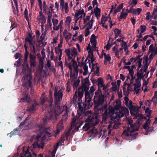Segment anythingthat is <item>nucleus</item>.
<instances>
[{
    "label": "nucleus",
    "mask_w": 157,
    "mask_h": 157,
    "mask_svg": "<svg viewBox=\"0 0 157 157\" xmlns=\"http://www.w3.org/2000/svg\"><path fill=\"white\" fill-rule=\"evenodd\" d=\"M94 21V20L93 17L91 18L88 23L86 24L85 26L86 27H88L89 28H92L93 26V24Z\"/></svg>",
    "instance_id": "36"
},
{
    "label": "nucleus",
    "mask_w": 157,
    "mask_h": 157,
    "mask_svg": "<svg viewBox=\"0 0 157 157\" xmlns=\"http://www.w3.org/2000/svg\"><path fill=\"white\" fill-rule=\"evenodd\" d=\"M100 9L98 8L97 6H96L94 10V13L95 14V16L96 17L97 19H98V17H100Z\"/></svg>",
    "instance_id": "34"
},
{
    "label": "nucleus",
    "mask_w": 157,
    "mask_h": 157,
    "mask_svg": "<svg viewBox=\"0 0 157 157\" xmlns=\"http://www.w3.org/2000/svg\"><path fill=\"white\" fill-rule=\"evenodd\" d=\"M52 25V24L51 21L47 20V24L45 27V31H47L49 28H51Z\"/></svg>",
    "instance_id": "46"
},
{
    "label": "nucleus",
    "mask_w": 157,
    "mask_h": 157,
    "mask_svg": "<svg viewBox=\"0 0 157 157\" xmlns=\"http://www.w3.org/2000/svg\"><path fill=\"white\" fill-rule=\"evenodd\" d=\"M157 54V48L156 49L155 51L154 52H151V53L150 55L149 58L148 59L149 61H150V62L153 58Z\"/></svg>",
    "instance_id": "38"
},
{
    "label": "nucleus",
    "mask_w": 157,
    "mask_h": 157,
    "mask_svg": "<svg viewBox=\"0 0 157 157\" xmlns=\"http://www.w3.org/2000/svg\"><path fill=\"white\" fill-rule=\"evenodd\" d=\"M130 12L129 10L125 8L123 9L121 12L119 20L120 21L122 19H125L127 16L128 13Z\"/></svg>",
    "instance_id": "21"
},
{
    "label": "nucleus",
    "mask_w": 157,
    "mask_h": 157,
    "mask_svg": "<svg viewBox=\"0 0 157 157\" xmlns=\"http://www.w3.org/2000/svg\"><path fill=\"white\" fill-rule=\"evenodd\" d=\"M83 68L84 70V72L83 73V75H86L89 74L88 71V67L86 65H84Z\"/></svg>",
    "instance_id": "44"
},
{
    "label": "nucleus",
    "mask_w": 157,
    "mask_h": 157,
    "mask_svg": "<svg viewBox=\"0 0 157 157\" xmlns=\"http://www.w3.org/2000/svg\"><path fill=\"white\" fill-rule=\"evenodd\" d=\"M65 52L69 62L70 61V59H75L78 54L77 49L75 48L71 49H66L65 50Z\"/></svg>",
    "instance_id": "8"
},
{
    "label": "nucleus",
    "mask_w": 157,
    "mask_h": 157,
    "mask_svg": "<svg viewBox=\"0 0 157 157\" xmlns=\"http://www.w3.org/2000/svg\"><path fill=\"white\" fill-rule=\"evenodd\" d=\"M98 133L97 130L95 128H93L89 132V134H90L91 136L95 137L98 135Z\"/></svg>",
    "instance_id": "35"
},
{
    "label": "nucleus",
    "mask_w": 157,
    "mask_h": 157,
    "mask_svg": "<svg viewBox=\"0 0 157 157\" xmlns=\"http://www.w3.org/2000/svg\"><path fill=\"white\" fill-rule=\"evenodd\" d=\"M145 15H146L145 20L147 21H149V20L151 19L152 17H153L152 16V15H151L150 13L149 12H147L145 14Z\"/></svg>",
    "instance_id": "51"
},
{
    "label": "nucleus",
    "mask_w": 157,
    "mask_h": 157,
    "mask_svg": "<svg viewBox=\"0 0 157 157\" xmlns=\"http://www.w3.org/2000/svg\"><path fill=\"white\" fill-rule=\"evenodd\" d=\"M139 107L137 106H134L130 109V113L131 115L136 116V117L139 115Z\"/></svg>",
    "instance_id": "23"
},
{
    "label": "nucleus",
    "mask_w": 157,
    "mask_h": 157,
    "mask_svg": "<svg viewBox=\"0 0 157 157\" xmlns=\"http://www.w3.org/2000/svg\"><path fill=\"white\" fill-rule=\"evenodd\" d=\"M39 67L40 70H42L44 67V62L42 59H40L39 61Z\"/></svg>",
    "instance_id": "49"
},
{
    "label": "nucleus",
    "mask_w": 157,
    "mask_h": 157,
    "mask_svg": "<svg viewBox=\"0 0 157 157\" xmlns=\"http://www.w3.org/2000/svg\"><path fill=\"white\" fill-rule=\"evenodd\" d=\"M96 43L95 36L93 34L92 35L90 38V43L86 48V50H87V48L89 46L90 48L91 49L93 52L94 51L97 50L98 48L96 47Z\"/></svg>",
    "instance_id": "13"
},
{
    "label": "nucleus",
    "mask_w": 157,
    "mask_h": 157,
    "mask_svg": "<svg viewBox=\"0 0 157 157\" xmlns=\"http://www.w3.org/2000/svg\"><path fill=\"white\" fill-rule=\"evenodd\" d=\"M50 59L51 60H54L55 62L58 61V57L57 56H55L53 50L52 49L51 51Z\"/></svg>",
    "instance_id": "37"
},
{
    "label": "nucleus",
    "mask_w": 157,
    "mask_h": 157,
    "mask_svg": "<svg viewBox=\"0 0 157 157\" xmlns=\"http://www.w3.org/2000/svg\"><path fill=\"white\" fill-rule=\"evenodd\" d=\"M59 35H57L56 36L54 37L52 40V44H54L58 43V39Z\"/></svg>",
    "instance_id": "56"
},
{
    "label": "nucleus",
    "mask_w": 157,
    "mask_h": 157,
    "mask_svg": "<svg viewBox=\"0 0 157 157\" xmlns=\"http://www.w3.org/2000/svg\"><path fill=\"white\" fill-rule=\"evenodd\" d=\"M47 31H45V30L44 32H42L40 36V42H41V43H42L43 40L45 39V35L46 34Z\"/></svg>",
    "instance_id": "42"
},
{
    "label": "nucleus",
    "mask_w": 157,
    "mask_h": 157,
    "mask_svg": "<svg viewBox=\"0 0 157 157\" xmlns=\"http://www.w3.org/2000/svg\"><path fill=\"white\" fill-rule=\"evenodd\" d=\"M68 134L67 133H65L61 137L59 141L57 144L56 147H54V149L51 153V155H46L45 157H54L57 150V147L59 146H61L63 145L64 141L65 140H67L68 139Z\"/></svg>",
    "instance_id": "9"
},
{
    "label": "nucleus",
    "mask_w": 157,
    "mask_h": 157,
    "mask_svg": "<svg viewBox=\"0 0 157 157\" xmlns=\"http://www.w3.org/2000/svg\"><path fill=\"white\" fill-rule=\"evenodd\" d=\"M60 8L62 12L66 14L69 11L68 6V3L65 2L64 0H60Z\"/></svg>",
    "instance_id": "14"
},
{
    "label": "nucleus",
    "mask_w": 157,
    "mask_h": 157,
    "mask_svg": "<svg viewBox=\"0 0 157 157\" xmlns=\"http://www.w3.org/2000/svg\"><path fill=\"white\" fill-rule=\"evenodd\" d=\"M141 79L140 78H137L135 80V82L134 84V90L136 94L139 92L140 90Z\"/></svg>",
    "instance_id": "19"
},
{
    "label": "nucleus",
    "mask_w": 157,
    "mask_h": 157,
    "mask_svg": "<svg viewBox=\"0 0 157 157\" xmlns=\"http://www.w3.org/2000/svg\"><path fill=\"white\" fill-rule=\"evenodd\" d=\"M123 7V4L121 3L117 7V9L115 10V12H120L121 10L122 9Z\"/></svg>",
    "instance_id": "55"
},
{
    "label": "nucleus",
    "mask_w": 157,
    "mask_h": 157,
    "mask_svg": "<svg viewBox=\"0 0 157 157\" xmlns=\"http://www.w3.org/2000/svg\"><path fill=\"white\" fill-rule=\"evenodd\" d=\"M87 51L88 53L87 58L90 59L91 61V63H89V67L91 68V63L92 67L91 71H94L95 74L98 75V74L99 71V67L98 66L97 64L95 65L93 64V62L94 60V55H93V52L91 49L90 48L89 46L87 48Z\"/></svg>",
    "instance_id": "6"
},
{
    "label": "nucleus",
    "mask_w": 157,
    "mask_h": 157,
    "mask_svg": "<svg viewBox=\"0 0 157 157\" xmlns=\"http://www.w3.org/2000/svg\"><path fill=\"white\" fill-rule=\"evenodd\" d=\"M34 36H33L31 34H29L25 38V40L26 42H28L29 43L30 48H32L33 50L35 51V41L34 40Z\"/></svg>",
    "instance_id": "16"
},
{
    "label": "nucleus",
    "mask_w": 157,
    "mask_h": 157,
    "mask_svg": "<svg viewBox=\"0 0 157 157\" xmlns=\"http://www.w3.org/2000/svg\"><path fill=\"white\" fill-rule=\"evenodd\" d=\"M91 28H89L88 27H86L85 33V36H87L90 33L89 31V29Z\"/></svg>",
    "instance_id": "59"
},
{
    "label": "nucleus",
    "mask_w": 157,
    "mask_h": 157,
    "mask_svg": "<svg viewBox=\"0 0 157 157\" xmlns=\"http://www.w3.org/2000/svg\"><path fill=\"white\" fill-rule=\"evenodd\" d=\"M83 94V90H82L81 89H78V90H76L75 92V95L73 97V99L75 100H76L78 98V101H80Z\"/></svg>",
    "instance_id": "20"
},
{
    "label": "nucleus",
    "mask_w": 157,
    "mask_h": 157,
    "mask_svg": "<svg viewBox=\"0 0 157 157\" xmlns=\"http://www.w3.org/2000/svg\"><path fill=\"white\" fill-rule=\"evenodd\" d=\"M63 35L64 37L67 42H68L69 40L71 38L72 36L71 33L68 32L67 30L65 29L63 32Z\"/></svg>",
    "instance_id": "27"
},
{
    "label": "nucleus",
    "mask_w": 157,
    "mask_h": 157,
    "mask_svg": "<svg viewBox=\"0 0 157 157\" xmlns=\"http://www.w3.org/2000/svg\"><path fill=\"white\" fill-rule=\"evenodd\" d=\"M52 22L53 25V29L56 31L59 30V27H58L57 24L58 23V20L57 19L53 18L52 19Z\"/></svg>",
    "instance_id": "32"
},
{
    "label": "nucleus",
    "mask_w": 157,
    "mask_h": 157,
    "mask_svg": "<svg viewBox=\"0 0 157 157\" xmlns=\"http://www.w3.org/2000/svg\"><path fill=\"white\" fill-rule=\"evenodd\" d=\"M30 98L29 96L26 95L24 98H22L21 100V102H22L24 101H26L27 102H29L30 100Z\"/></svg>",
    "instance_id": "53"
},
{
    "label": "nucleus",
    "mask_w": 157,
    "mask_h": 157,
    "mask_svg": "<svg viewBox=\"0 0 157 157\" xmlns=\"http://www.w3.org/2000/svg\"><path fill=\"white\" fill-rule=\"evenodd\" d=\"M32 77L31 74L26 75L22 79L23 85L22 89H24V92L27 91L32 86Z\"/></svg>",
    "instance_id": "7"
},
{
    "label": "nucleus",
    "mask_w": 157,
    "mask_h": 157,
    "mask_svg": "<svg viewBox=\"0 0 157 157\" xmlns=\"http://www.w3.org/2000/svg\"><path fill=\"white\" fill-rule=\"evenodd\" d=\"M94 99L95 103L98 106L103 103L105 100V96L102 95L100 93L96 92H95Z\"/></svg>",
    "instance_id": "11"
},
{
    "label": "nucleus",
    "mask_w": 157,
    "mask_h": 157,
    "mask_svg": "<svg viewBox=\"0 0 157 157\" xmlns=\"http://www.w3.org/2000/svg\"><path fill=\"white\" fill-rule=\"evenodd\" d=\"M29 58L31 67H35V66L36 64V56L34 55H32V54H30Z\"/></svg>",
    "instance_id": "26"
},
{
    "label": "nucleus",
    "mask_w": 157,
    "mask_h": 157,
    "mask_svg": "<svg viewBox=\"0 0 157 157\" xmlns=\"http://www.w3.org/2000/svg\"><path fill=\"white\" fill-rule=\"evenodd\" d=\"M59 43L58 44L57 46L55 48V53L58 56V59L59 61L61 59V56L62 55L63 49L61 48L63 46V39L62 37H61L59 39Z\"/></svg>",
    "instance_id": "10"
},
{
    "label": "nucleus",
    "mask_w": 157,
    "mask_h": 157,
    "mask_svg": "<svg viewBox=\"0 0 157 157\" xmlns=\"http://www.w3.org/2000/svg\"><path fill=\"white\" fill-rule=\"evenodd\" d=\"M85 116L88 117V118L87 119V120L91 121V119H92L93 118H95L98 121H99L98 119V117L96 116H95V118L91 117L92 113L90 111L88 110L86 111L85 113Z\"/></svg>",
    "instance_id": "31"
},
{
    "label": "nucleus",
    "mask_w": 157,
    "mask_h": 157,
    "mask_svg": "<svg viewBox=\"0 0 157 157\" xmlns=\"http://www.w3.org/2000/svg\"><path fill=\"white\" fill-rule=\"evenodd\" d=\"M63 20H61L60 21L58 27H59V29H61L63 28Z\"/></svg>",
    "instance_id": "62"
},
{
    "label": "nucleus",
    "mask_w": 157,
    "mask_h": 157,
    "mask_svg": "<svg viewBox=\"0 0 157 157\" xmlns=\"http://www.w3.org/2000/svg\"><path fill=\"white\" fill-rule=\"evenodd\" d=\"M151 120L148 119L144 124L143 125V128L148 132H151L152 129H151L150 127H148L150 125Z\"/></svg>",
    "instance_id": "24"
},
{
    "label": "nucleus",
    "mask_w": 157,
    "mask_h": 157,
    "mask_svg": "<svg viewBox=\"0 0 157 157\" xmlns=\"http://www.w3.org/2000/svg\"><path fill=\"white\" fill-rule=\"evenodd\" d=\"M146 27L144 25H141L140 26V30L141 33L144 32L146 30Z\"/></svg>",
    "instance_id": "57"
},
{
    "label": "nucleus",
    "mask_w": 157,
    "mask_h": 157,
    "mask_svg": "<svg viewBox=\"0 0 157 157\" xmlns=\"http://www.w3.org/2000/svg\"><path fill=\"white\" fill-rule=\"evenodd\" d=\"M93 86H91L90 89V92L86 91L85 93V101L84 103H83V107L85 109H89L92 107V103L91 102V98H92L94 92L95 91Z\"/></svg>",
    "instance_id": "4"
},
{
    "label": "nucleus",
    "mask_w": 157,
    "mask_h": 157,
    "mask_svg": "<svg viewBox=\"0 0 157 157\" xmlns=\"http://www.w3.org/2000/svg\"><path fill=\"white\" fill-rule=\"evenodd\" d=\"M40 15L37 17V19L39 22L42 24H44L46 22L45 17L41 11L39 12Z\"/></svg>",
    "instance_id": "25"
},
{
    "label": "nucleus",
    "mask_w": 157,
    "mask_h": 157,
    "mask_svg": "<svg viewBox=\"0 0 157 157\" xmlns=\"http://www.w3.org/2000/svg\"><path fill=\"white\" fill-rule=\"evenodd\" d=\"M157 48V46L155 48L153 44H151L149 47V52H154V51Z\"/></svg>",
    "instance_id": "48"
},
{
    "label": "nucleus",
    "mask_w": 157,
    "mask_h": 157,
    "mask_svg": "<svg viewBox=\"0 0 157 157\" xmlns=\"http://www.w3.org/2000/svg\"><path fill=\"white\" fill-rule=\"evenodd\" d=\"M40 99V103L42 105L44 104L46 101V98L45 97L44 94V93L41 96Z\"/></svg>",
    "instance_id": "52"
},
{
    "label": "nucleus",
    "mask_w": 157,
    "mask_h": 157,
    "mask_svg": "<svg viewBox=\"0 0 157 157\" xmlns=\"http://www.w3.org/2000/svg\"><path fill=\"white\" fill-rule=\"evenodd\" d=\"M91 14L90 15L87 16L86 17H85L83 19V20L84 21V23L85 24V25L88 22V21H89L90 19V17H91Z\"/></svg>",
    "instance_id": "50"
},
{
    "label": "nucleus",
    "mask_w": 157,
    "mask_h": 157,
    "mask_svg": "<svg viewBox=\"0 0 157 157\" xmlns=\"http://www.w3.org/2000/svg\"><path fill=\"white\" fill-rule=\"evenodd\" d=\"M104 82L103 79L101 78H99L98 79V87L100 88L103 86Z\"/></svg>",
    "instance_id": "40"
},
{
    "label": "nucleus",
    "mask_w": 157,
    "mask_h": 157,
    "mask_svg": "<svg viewBox=\"0 0 157 157\" xmlns=\"http://www.w3.org/2000/svg\"><path fill=\"white\" fill-rule=\"evenodd\" d=\"M98 122L99 121H98L95 118H93L91 119V121L87 120L86 123L83 127V129L84 131H86L90 127L96 125Z\"/></svg>",
    "instance_id": "12"
},
{
    "label": "nucleus",
    "mask_w": 157,
    "mask_h": 157,
    "mask_svg": "<svg viewBox=\"0 0 157 157\" xmlns=\"http://www.w3.org/2000/svg\"><path fill=\"white\" fill-rule=\"evenodd\" d=\"M126 86V83H124L123 87L124 94L125 95L128 94L129 93V91L127 90V87Z\"/></svg>",
    "instance_id": "41"
},
{
    "label": "nucleus",
    "mask_w": 157,
    "mask_h": 157,
    "mask_svg": "<svg viewBox=\"0 0 157 157\" xmlns=\"http://www.w3.org/2000/svg\"><path fill=\"white\" fill-rule=\"evenodd\" d=\"M83 14L84 15V16H85V14L84 13V10L83 9H80L78 12L75 13V17L78 19L82 18Z\"/></svg>",
    "instance_id": "30"
},
{
    "label": "nucleus",
    "mask_w": 157,
    "mask_h": 157,
    "mask_svg": "<svg viewBox=\"0 0 157 157\" xmlns=\"http://www.w3.org/2000/svg\"><path fill=\"white\" fill-rule=\"evenodd\" d=\"M150 61H149L148 58H146L145 60L143 62V68H142L140 70L141 72L140 74H141L142 72H146L147 71V70L148 68V65L150 63ZM145 74L143 75L142 73V75H140L141 76L144 77V76Z\"/></svg>",
    "instance_id": "17"
},
{
    "label": "nucleus",
    "mask_w": 157,
    "mask_h": 157,
    "mask_svg": "<svg viewBox=\"0 0 157 157\" xmlns=\"http://www.w3.org/2000/svg\"><path fill=\"white\" fill-rule=\"evenodd\" d=\"M71 61L70 62H69L68 63L69 64V67L70 69H71L72 67L74 68V71L75 74H76V76H77L78 71L77 68L78 67V66L77 65V63L74 60V59H70ZM66 60L65 61V64H68V63L67 62Z\"/></svg>",
    "instance_id": "15"
},
{
    "label": "nucleus",
    "mask_w": 157,
    "mask_h": 157,
    "mask_svg": "<svg viewBox=\"0 0 157 157\" xmlns=\"http://www.w3.org/2000/svg\"><path fill=\"white\" fill-rule=\"evenodd\" d=\"M145 112L147 114V116H150L151 113V111L150 110L149 108L147 107L145 110Z\"/></svg>",
    "instance_id": "60"
},
{
    "label": "nucleus",
    "mask_w": 157,
    "mask_h": 157,
    "mask_svg": "<svg viewBox=\"0 0 157 157\" xmlns=\"http://www.w3.org/2000/svg\"><path fill=\"white\" fill-rule=\"evenodd\" d=\"M113 31L115 34V38L117 37L121 34V31L117 29H115Z\"/></svg>",
    "instance_id": "47"
},
{
    "label": "nucleus",
    "mask_w": 157,
    "mask_h": 157,
    "mask_svg": "<svg viewBox=\"0 0 157 157\" xmlns=\"http://www.w3.org/2000/svg\"><path fill=\"white\" fill-rule=\"evenodd\" d=\"M112 124H110L108 125V128L109 130V131L108 132V134L109 135L111 133V131L112 130V127H113V125Z\"/></svg>",
    "instance_id": "63"
},
{
    "label": "nucleus",
    "mask_w": 157,
    "mask_h": 157,
    "mask_svg": "<svg viewBox=\"0 0 157 157\" xmlns=\"http://www.w3.org/2000/svg\"><path fill=\"white\" fill-rule=\"evenodd\" d=\"M133 85H134V84L132 83L131 82L130 84L126 83V86L127 87V90H128V91H129V92L132 91V89Z\"/></svg>",
    "instance_id": "45"
},
{
    "label": "nucleus",
    "mask_w": 157,
    "mask_h": 157,
    "mask_svg": "<svg viewBox=\"0 0 157 157\" xmlns=\"http://www.w3.org/2000/svg\"><path fill=\"white\" fill-rule=\"evenodd\" d=\"M82 82L83 83V87L84 88L86 87L87 90H88L89 88L88 86L90 85L88 78L86 77L85 79H83Z\"/></svg>",
    "instance_id": "29"
},
{
    "label": "nucleus",
    "mask_w": 157,
    "mask_h": 157,
    "mask_svg": "<svg viewBox=\"0 0 157 157\" xmlns=\"http://www.w3.org/2000/svg\"><path fill=\"white\" fill-rule=\"evenodd\" d=\"M78 118L74 117L72 121L71 127L72 128L75 127V129L78 130L79 128L81 125V124L80 123H78Z\"/></svg>",
    "instance_id": "18"
},
{
    "label": "nucleus",
    "mask_w": 157,
    "mask_h": 157,
    "mask_svg": "<svg viewBox=\"0 0 157 157\" xmlns=\"http://www.w3.org/2000/svg\"><path fill=\"white\" fill-rule=\"evenodd\" d=\"M113 106H109V114L107 115L105 112L103 114V119L105 120L109 115L113 118L118 120L123 117L124 115L127 116L129 114L128 110L121 105V102L119 100H117L113 102Z\"/></svg>",
    "instance_id": "3"
},
{
    "label": "nucleus",
    "mask_w": 157,
    "mask_h": 157,
    "mask_svg": "<svg viewBox=\"0 0 157 157\" xmlns=\"http://www.w3.org/2000/svg\"><path fill=\"white\" fill-rule=\"evenodd\" d=\"M54 96L55 97V103L57 106L56 107L54 110H51L50 112L46 113L45 116L43 119L44 124H45L47 121L49 119L56 120V116H58L63 111H65V114L62 118V120L59 122L57 126L56 135L58 134L63 127V122L67 118L68 113H69V108H68L66 105L63 106V109L60 108L58 104L62 100L63 96V89L60 88H55L54 89Z\"/></svg>",
    "instance_id": "1"
},
{
    "label": "nucleus",
    "mask_w": 157,
    "mask_h": 157,
    "mask_svg": "<svg viewBox=\"0 0 157 157\" xmlns=\"http://www.w3.org/2000/svg\"><path fill=\"white\" fill-rule=\"evenodd\" d=\"M152 16L153 17L154 19L156 20L157 19V8L153 11L152 13Z\"/></svg>",
    "instance_id": "43"
},
{
    "label": "nucleus",
    "mask_w": 157,
    "mask_h": 157,
    "mask_svg": "<svg viewBox=\"0 0 157 157\" xmlns=\"http://www.w3.org/2000/svg\"><path fill=\"white\" fill-rule=\"evenodd\" d=\"M71 20V18L70 16H68L67 17H66L65 20V24L66 26L69 27Z\"/></svg>",
    "instance_id": "39"
},
{
    "label": "nucleus",
    "mask_w": 157,
    "mask_h": 157,
    "mask_svg": "<svg viewBox=\"0 0 157 157\" xmlns=\"http://www.w3.org/2000/svg\"><path fill=\"white\" fill-rule=\"evenodd\" d=\"M138 64L137 65V69L139 70L141 66V61L140 60H139L137 62Z\"/></svg>",
    "instance_id": "64"
},
{
    "label": "nucleus",
    "mask_w": 157,
    "mask_h": 157,
    "mask_svg": "<svg viewBox=\"0 0 157 157\" xmlns=\"http://www.w3.org/2000/svg\"><path fill=\"white\" fill-rule=\"evenodd\" d=\"M105 62L106 61H110L111 59V57L109 54L106 55L105 57Z\"/></svg>",
    "instance_id": "61"
},
{
    "label": "nucleus",
    "mask_w": 157,
    "mask_h": 157,
    "mask_svg": "<svg viewBox=\"0 0 157 157\" xmlns=\"http://www.w3.org/2000/svg\"><path fill=\"white\" fill-rule=\"evenodd\" d=\"M36 132L39 133L36 137L37 141L28 148L25 152L23 157H32L29 151L31 150L33 155L36 156L37 153L35 152V149L36 148H44V140H48V138L53 135L54 130L53 128H48L44 129L43 125H39L36 127Z\"/></svg>",
    "instance_id": "2"
},
{
    "label": "nucleus",
    "mask_w": 157,
    "mask_h": 157,
    "mask_svg": "<svg viewBox=\"0 0 157 157\" xmlns=\"http://www.w3.org/2000/svg\"><path fill=\"white\" fill-rule=\"evenodd\" d=\"M152 101L155 103H157V91L155 92L154 95L152 98Z\"/></svg>",
    "instance_id": "54"
},
{
    "label": "nucleus",
    "mask_w": 157,
    "mask_h": 157,
    "mask_svg": "<svg viewBox=\"0 0 157 157\" xmlns=\"http://www.w3.org/2000/svg\"><path fill=\"white\" fill-rule=\"evenodd\" d=\"M108 21V22L109 23L110 25V28H112L113 24L112 23V21L110 20L109 15L107 16L106 17L103 16L102 17L101 19V23H104V22L106 23Z\"/></svg>",
    "instance_id": "22"
},
{
    "label": "nucleus",
    "mask_w": 157,
    "mask_h": 157,
    "mask_svg": "<svg viewBox=\"0 0 157 157\" xmlns=\"http://www.w3.org/2000/svg\"><path fill=\"white\" fill-rule=\"evenodd\" d=\"M129 11L130 12L135 14V15H139L142 11V9L141 8H138L136 9H133L131 7Z\"/></svg>",
    "instance_id": "28"
},
{
    "label": "nucleus",
    "mask_w": 157,
    "mask_h": 157,
    "mask_svg": "<svg viewBox=\"0 0 157 157\" xmlns=\"http://www.w3.org/2000/svg\"><path fill=\"white\" fill-rule=\"evenodd\" d=\"M128 123L130 124V129L129 128H127V129L124 130L123 132L122 135V136L124 137V136H127L128 137L132 136V134L131 133L138 130L139 128V124L138 123H134L133 124H132V120L131 119H128Z\"/></svg>",
    "instance_id": "5"
},
{
    "label": "nucleus",
    "mask_w": 157,
    "mask_h": 157,
    "mask_svg": "<svg viewBox=\"0 0 157 157\" xmlns=\"http://www.w3.org/2000/svg\"><path fill=\"white\" fill-rule=\"evenodd\" d=\"M39 106L38 104L36 102H35L31 106L28 108V109L30 112L33 111L36 109Z\"/></svg>",
    "instance_id": "33"
},
{
    "label": "nucleus",
    "mask_w": 157,
    "mask_h": 157,
    "mask_svg": "<svg viewBox=\"0 0 157 157\" xmlns=\"http://www.w3.org/2000/svg\"><path fill=\"white\" fill-rule=\"evenodd\" d=\"M80 82V81L78 80H76L74 82V83L73 84V86L75 89V88H76Z\"/></svg>",
    "instance_id": "58"
}]
</instances>
